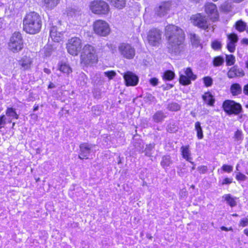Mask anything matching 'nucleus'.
<instances>
[{
    "instance_id": "1",
    "label": "nucleus",
    "mask_w": 248,
    "mask_h": 248,
    "mask_svg": "<svg viewBox=\"0 0 248 248\" xmlns=\"http://www.w3.org/2000/svg\"><path fill=\"white\" fill-rule=\"evenodd\" d=\"M165 35L168 41L167 48L170 53L177 54L183 49L185 33L180 28L169 25L165 28Z\"/></svg>"
},
{
    "instance_id": "2",
    "label": "nucleus",
    "mask_w": 248,
    "mask_h": 248,
    "mask_svg": "<svg viewBox=\"0 0 248 248\" xmlns=\"http://www.w3.org/2000/svg\"><path fill=\"white\" fill-rule=\"evenodd\" d=\"M23 30L27 33L34 34L38 33L42 27L40 16L36 12L27 14L23 20Z\"/></svg>"
},
{
    "instance_id": "3",
    "label": "nucleus",
    "mask_w": 248,
    "mask_h": 248,
    "mask_svg": "<svg viewBox=\"0 0 248 248\" xmlns=\"http://www.w3.org/2000/svg\"><path fill=\"white\" fill-rule=\"evenodd\" d=\"M81 63L85 65H90L96 63L98 56L96 49L92 45L87 44L82 49L80 55Z\"/></svg>"
},
{
    "instance_id": "4",
    "label": "nucleus",
    "mask_w": 248,
    "mask_h": 248,
    "mask_svg": "<svg viewBox=\"0 0 248 248\" xmlns=\"http://www.w3.org/2000/svg\"><path fill=\"white\" fill-rule=\"evenodd\" d=\"M24 47L23 40L21 34L16 31L11 36L8 43L10 50L14 53H17L21 51Z\"/></svg>"
},
{
    "instance_id": "5",
    "label": "nucleus",
    "mask_w": 248,
    "mask_h": 248,
    "mask_svg": "<svg viewBox=\"0 0 248 248\" xmlns=\"http://www.w3.org/2000/svg\"><path fill=\"white\" fill-rule=\"evenodd\" d=\"M90 8L95 14L107 15L109 11V6L104 0H94L91 2Z\"/></svg>"
},
{
    "instance_id": "6",
    "label": "nucleus",
    "mask_w": 248,
    "mask_h": 248,
    "mask_svg": "<svg viewBox=\"0 0 248 248\" xmlns=\"http://www.w3.org/2000/svg\"><path fill=\"white\" fill-rule=\"evenodd\" d=\"M82 46L81 40L78 37H72L66 44L67 52L73 56H77L81 51Z\"/></svg>"
},
{
    "instance_id": "7",
    "label": "nucleus",
    "mask_w": 248,
    "mask_h": 248,
    "mask_svg": "<svg viewBox=\"0 0 248 248\" xmlns=\"http://www.w3.org/2000/svg\"><path fill=\"white\" fill-rule=\"evenodd\" d=\"M93 29L96 34L102 36H106L110 32L109 24L103 20H96L93 24Z\"/></svg>"
},
{
    "instance_id": "8",
    "label": "nucleus",
    "mask_w": 248,
    "mask_h": 248,
    "mask_svg": "<svg viewBox=\"0 0 248 248\" xmlns=\"http://www.w3.org/2000/svg\"><path fill=\"white\" fill-rule=\"evenodd\" d=\"M191 23L195 26L205 31H208L209 28V23L205 16L198 13L192 15L190 17Z\"/></svg>"
},
{
    "instance_id": "9",
    "label": "nucleus",
    "mask_w": 248,
    "mask_h": 248,
    "mask_svg": "<svg viewBox=\"0 0 248 248\" xmlns=\"http://www.w3.org/2000/svg\"><path fill=\"white\" fill-rule=\"evenodd\" d=\"M224 110L228 114H238L242 110L241 106L233 101L226 100L223 104Z\"/></svg>"
},
{
    "instance_id": "10",
    "label": "nucleus",
    "mask_w": 248,
    "mask_h": 248,
    "mask_svg": "<svg viewBox=\"0 0 248 248\" xmlns=\"http://www.w3.org/2000/svg\"><path fill=\"white\" fill-rule=\"evenodd\" d=\"M118 49L121 55L127 59L133 58L135 55L134 48L127 43H121L118 46Z\"/></svg>"
},
{
    "instance_id": "11",
    "label": "nucleus",
    "mask_w": 248,
    "mask_h": 248,
    "mask_svg": "<svg viewBox=\"0 0 248 248\" xmlns=\"http://www.w3.org/2000/svg\"><path fill=\"white\" fill-rule=\"evenodd\" d=\"M162 32L157 29L150 30L148 34L147 40L149 43L153 46H158L161 41Z\"/></svg>"
},
{
    "instance_id": "12",
    "label": "nucleus",
    "mask_w": 248,
    "mask_h": 248,
    "mask_svg": "<svg viewBox=\"0 0 248 248\" xmlns=\"http://www.w3.org/2000/svg\"><path fill=\"white\" fill-rule=\"evenodd\" d=\"M205 11L213 21H215L218 18V11L215 4L207 3L205 5Z\"/></svg>"
},
{
    "instance_id": "13",
    "label": "nucleus",
    "mask_w": 248,
    "mask_h": 248,
    "mask_svg": "<svg viewBox=\"0 0 248 248\" xmlns=\"http://www.w3.org/2000/svg\"><path fill=\"white\" fill-rule=\"evenodd\" d=\"M123 77L127 86H135L139 82L138 77L132 72H126L124 74Z\"/></svg>"
},
{
    "instance_id": "14",
    "label": "nucleus",
    "mask_w": 248,
    "mask_h": 248,
    "mask_svg": "<svg viewBox=\"0 0 248 248\" xmlns=\"http://www.w3.org/2000/svg\"><path fill=\"white\" fill-rule=\"evenodd\" d=\"M171 5V3L170 1L162 2L160 5L156 8L155 14L160 17L165 16L170 9Z\"/></svg>"
},
{
    "instance_id": "15",
    "label": "nucleus",
    "mask_w": 248,
    "mask_h": 248,
    "mask_svg": "<svg viewBox=\"0 0 248 248\" xmlns=\"http://www.w3.org/2000/svg\"><path fill=\"white\" fill-rule=\"evenodd\" d=\"M94 146L90 145L86 143H83L80 144V153L78 157L81 159H87L90 154L91 150Z\"/></svg>"
},
{
    "instance_id": "16",
    "label": "nucleus",
    "mask_w": 248,
    "mask_h": 248,
    "mask_svg": "<svg viewBox=\"0 0 248 248\" xmlns=\"http://www.w3.org/2000/svg\"><path fill=\"white\" fill-rule=\"evenodd\" d=\"M63 34L58 31L57 27L52 26L50 30V36L54 42H59L62 40Z\"/></svg>"
},
{
    "instance_id": "17",
    "label": "nucleus",
    "mask_w": 248,
    "mask_h": 248,
    "mask_svg": "<svg viewBox=\"0 0 248 248\" xmlns=\"http://www.w3.org/2000/svg\"><path fill=\"white\" fill-rule=\"evenodd\" d=\"M244 75V73L243 71L236 66L232 67L227 73V76L230 78H232L235 77H242Z\"/></svg>"
},
{
    "instance_id": "18",
    "label": "nucleus",
    "mask_w": 248,
    "mask_h": 248,
    "mask_svg": "<svg viewBox=\"0 0 248 248\" xmlns=\"http://www.w3.org/2000/svg\"><path fill=\"white\" fill-rule=\"evenodd\" d=\"M19 63L23 70H28L31 67L32 60L30 57L25 56L21 59Z\"/></svg>"
},
{
    "instance_id": "19",
    "label": "nucleus",
    "mask_w": 248,
    "mask_h": 248,
    "mask_svg": "<svg viewBox=\"0 0 248 248\" xmlns=\"http://www.w3.org/2000/svg\"><path fill=\"white\" fill-rule=\"evenodd\" d=\"M180 150L183 157L192 164H193V162L191 161L192 158L190 156L191 153L189 149V145L182 146Z\"/></svg>"
},
{
    "instance_id": "20",
    "label": "nucleus",
    "mask_w": 248,
    "mask_h": 248,
    "mask_svg": "<svg viewBox=\"0 0 248 248\" xmlns=\"http://www.w3.org/2000/svg\"><path fill=\"white\" fill-rule=\"evenodd\" d=\"M5 113L6 116L9 118L8 120V122L9 123L12 122L11 118L18 119V115L16 113L15 109L13 108H8Z\"/></svg>"
},
{
    "instance_id": "21",
    "label": "nucleus",
    "mask_w": 248,
    "mask_h": 248,
    "mask_svg": "<svg viewBox=\"0 0 248 248\" xmlns=\"http://www.w3.org/2000/svg\"><path fill=\"white\" fill-rule=\"evenodd\" d=\"M222 199H224V201H226L227 203L231 207L235 206L237 204L236 202L235 201L236 198L232 197L230 194L224 195L222 196Z\"/></svg>"
},
{
    "instance_id": "22",
    "label": "nucleus",
    "mask_w": 248,
    "mask_h": 248,
    "mask_svg": "<svg viewBox=\"0 0 248 248\" xmlns=\"http://www.w3.org/2000/svg\"><path fill=\"white\" fill-rule=\"evenodd\" d=\"M204 101L208 105L213 106L215 103L213 96L210 92H206L202 96Z\"/></svg>"
},
{
    "instance_id": "23",
    "label": "nucleus",
    "mask_w": 248,
    "mask_h": 248,
    "mask_svg": "<svg viewBox=\"0 0 248 248\" xmlns=\"http://www.w3.org/2000/svg\"><path fill=\"white\" fill-rule=\"evenodd\" d=\"M67 14L68 16H74L78 17L81 16L82 12L78 8H68L66 11Z\"/></svg>"
},
{
    "instance_id": "24",
    "label": "nucleus",
    "mask_w": 248,
    "mask_h": 248,
    "mask_svg": "<svg viewBox=\"0 0 248 248\" xmlns=\"http://www.w3.org/2000/svg\"><path fill=\"white\" fill-rule=\"evenodd\" d=\"M110 4L115 8L121 9L125 7L126 4L125 0H108Z\"/></svg>"
},
{
    "instance_id": "25",
    "label": "nucleus",
    "mask_w": 248,
    "mask_h": 248,
    "mask_svg": "<svg viewBox=\"0 0 248 248\" xmlns=\"http://www.w3.org/2000/svg\"><path fill=\"white\" fill-rule=\"evenodd\" d=\"M59 1L60 0H43L44 6L48 9H52L56 7Z\"/></svg>"
},
{
    "instance_id": "26",
    "label": "nucleus",
    "mask_w": 248,
    "mask_h": 248,
    "mask_svg": "<svg viewBox=\"0 0 248 248\" xmlns=\"http://www.w3.org/2000/svg\"><path fill=\"white\" fill-rule=\"evenodd\" d=\"M166 117V115L161 111H157L153 116V119L155 123H160Z\"/></svg>"
},
{
    "instance_id": "27",
    "label": "nucleus",
    "mask_w": 248,
    "mask_h": 248,
    "mask_svg": "<svg viewBox=\"0 0 248 248\" xmlns=\"http://www.w3.org/2000/svg\"><path fill=\"white\" fill-rule=\"evenodd\" d=\"M172 164V161L170 155H164L162 157L160 164L163 168H167Z\"/></svg>"
},
{
    "instance_id": "28",
    "label": "nucleus",
    "mask_w": 248,
    "mask_h": 248,
    "mask_svg": "<svg viewBox=\"0 0 248 248\" xmlns=\"http://www.w3.org/2000/svg\"><path fill=\"white\" fill-rule=\"evenodd\" d=\"M190 41L193 46L198 47L200 45V39L198 35L194 32H190L189 34Z\"/></svg>"
},
{
    "instance_id": "29",
    "label": "nucleus",
    "mask_w": 248,
    "mask_h": 248,
    "mask_svg": "<svg viewBox=\"0 0 248 248\" xmlns=\"http://www.w3.org/2000/svg\"><path fill=\"white\" fill-rule=\"evenodd\" d=\"M230 91L233 95H237L242 93V88L238 83H234L231 85Z\"/></svg>"
},
{
    "instance_id": "30",
    "label": "nucleus",
    "mask_w": 248,
    "mask_h": 248,
    "mask_svg": "<svg viewBox=\"0 0 248 248\" xmlns=\"http://www.w3.org/2000/svg\"><path fill=\"white\" fill-rule=\"evenodd\" d=\"M247 24L242 20L237 21L235 24V29L239 32H243L246 30Z\"/></svg>"
},
{
    "instance_id": "31",
    "label": "nucleus",
    "mask_w": 248,
    "mask_h": 248,
    "mask_svg": "<svg viewBox=\"0 0 248 248\" xmlns=\"http://www.w3.org/2000/svg\"><path fill=\"white\" fill-rule=\"evenodd\" d=\"M59 69L62 73L67 75L72 72V69L69 65L65 63L61 64L59 67Z\"/></svg>"
},
{
    "instance_id": "32",
    "label": "nucleus",
    "mask_w": 248,
    "mask_h": 248,
    "mask_svg": "<svg viewBox=\"0 0 248 248\" xmlns=\"http://www.w3.org/2000/svg\"><path fill=\"white\" fill-rule=\"evenodd\" d=\"M195 130L197 132V135L198 139H202L203 138V133L201 124L199 122H197L195 124Z\"/></svg>"
},
{
    "instance_id": "33",
    "label": "nucleus",
    "mask_w": 248,
    "mask_h": 248,
    "mask_svg": "<svg viewBox=\"0 0 248 248\" xmlns=\"http://www.w3.org/2000/svg\"><path fill=\"white\" fill-rule=\"evenodd\" d=\"M167 108L170 111H176L180 109L181 106L176 102H172L168 104Z\"/></svg>"
},
{
    "instance_id": "34",
    "label": "nucleus",
    "mask_w": 248,
    "mask_h": 248,
    "mask_svg": "<svg viewBox=\"0 0 248 248\" xmlns=\"http://www.w3.org/2000/svg\"><path fill=\"white\" fill-rule=\"evenodd\" d=\"M179 82L183 85H187L191 84V79L185 75H181L180 76Z\"/></svg>"
},
{
    "instance_id": "35",
    "label": "nucleus",
    "mask_w": 248,
    "mask_h": 248,
    "mask_svg": "<svg viewBox=\"0 0 248 248\" xmlns=\"http://www.w3.org/2000/svg\"><path fill=\"white\" fill-rule=\"evenodd\" d=\"M184 73L185 75L191 80H194L197 78L196 75L193 73L191 69L189 67L186 68L185 70Z\"/></svg>"
},
{
    "instance_id": "36",
    "label": "nucleus",
    "mask_w": 248,
    "mask_h": 248,
    "mask_svg": "<svg viewBox=\"0 0 248 248\" xmlns=\"http://www.w3.org/2000/svg\"><path fill=\"white\" fill-rule=\"evenodd\" d=\"M174 76L175 74L173 72L168 70L164 73L163 78L167 80H171L174 78Z\"/></svg>"
},
{
    "instance_id": "37",
    "label": "nucleus",
    "mask_w": 248,
    "mask_h": 248,
    "mask_svg": "<svg viewBox=\"0 0 248 248\" xmlns=\"http://www.w3.org/2000/svg\"><path fill=\"white\" fill-rule=\"evenodd\" d=\"M224 62V59L222 57L217 56L214 58L213 63L214 66H219L221 65Z\"/></svg>"
},
{
    "instance_id": "38",
    "label": "nucleus",
    "mask_w": 248,
    "mask_h": 248,
    "mask_svg": "<svg viewBox=\"0 0 248 248\" xmlns=\"http://www.w3.org/2000/svg\"><path fill=\"white\" fill-rule=\"evenodd\" d=\"M178 127L173 122L170 123L167 126V130L169 132L173 133L177 131Z\"/></svg>"
},
{
    "instance_id": "39",
    "label": "nucleus",
    "mask_w": 248,
    "mask_h": 248,
    "mask_svg": "<svg viewBox=\"0 0 248 248\" xmlns=\"http://www.w3.org/2000/svg\"><path fill=\"white\" fill-rule=\"evenodd\" d=\"M228 38V42H231L232 43H236L238 41V38L237 35L235 33L228 34L227 35Z\"/></svg>"
},
{
    "instance_id": "40",
    "label": "nucleus",
    "mask_w": 248,
    "mask_h": 248,
    "mask_svg": "<svg viewBox=\"0 0 248 248\" xmlns=\"http://www.w3.org/2000/svg\"><path fill=\"white\" fill-rule=\"evenodd\" d=\"M155 145L154 144H149L146 145L145 149V155L148 156H151L152 155L151 151L154 148Z\"/></svg>"
},
{
    "instance_id": "41",
    "label": "nucleus",
    "mask_w": 248,
    "mask_h": 248,
    "mask_svg": "<svg viewBox=\"0 0 248 248\" xmlns=\"http://www.w3.org/2000/svg\"><path fill=\"white\" fill-rule=\"evenodd\" d=\"M43 51L44 52L45 57H48L51 55L52 51V48L51 46L47 45L44 47L43 49Z\"/></svg>"
},
{
    "instance_id": "42",
    "label": "nucleus",
    "mask_w": 248,
    "mask_h": 248,
    "mask_svg": "<svg viewBox=\"0 0 248 248\" xmlns=\"http://www.w3.org/2000/svg\"><path fill=\"white\" fill-rule=\"evenodd\" d=\"M235 61V57L233 55H226V63L227 65H233Z\"/></svg>"
},
{
    "instance_id": "43",
    "label": "nucleus",
    "mask_w": 248,
    "mask_h": 248,
    "mask_svg": "<svg viewBox=\"0 0 248 248\" xmlns=\"http://www.w3.org/2000/svg\"><path fill=\"white\" fill-rule=\"evenodd\" d=\"M211 46L214 50H219L221 48L222 44L220 42L215 40L212 42Z\"/></svg>"
},
{
    "instance_id": "44",
    "label": "nucleus",
    "mask_w": 248,
    "mask_h": 248,
    "mask_svg": "<svg viewBox=\"0 0 248 248\" xmlns=\"http://www.w3.org/2000/svg\"><path fill=\"white\" fill-rule=\"evenodd\" d=\"M203 81L204 84V85L206 87H210L212 86L213 84V79L210 77H205L203 78Z\"/></svg>"
},
{
    "instance_id": "45",
    "label": "nucleus",
    "mask_w": 248,
    "mask_h": 248,
    "mask_svg": "<svg viewBox=\"0 0 248 248\" xmlns=\"http://www.w3.org/2000/svg\"><path fill=\"white\" fill-rule=\"evenodd\" d=\"M227 48L230 52H233L235 49V43L228 42Z\"/></svg>"
},
{
    "instance_id": "46",
    "label": "nucleus",
    "mask_w": 248,
    "mask_h": 248,
    "mask_svg": "<svg viewBox=\"0 0 248 248\" xmlns=\"http://www.w3.org/2000/svg\"><path fill=\"white\" fill-rule=\"evenodd\" d=\"M104 75L109 79H111L115 76L116 73L113 71H107L104 72Z\"/></svg>"
},
{
    "instance_id": "47",
    "label": "nucleus",
    "mask_w": 248,
    "mask_h": 248,
    "mask_svg": "<svg viewBox=\"0 0 248 248\" xmlns=\"http://www.w3.org/2000/svg\"><path fill=\"white\" fill-rule=\"evenodd\" d=\"M222 169L224 171L231 172L232 171L233 167L232 166L224 164L222 166Z\"/></svg>"
},
{
    "instance_id": "48",
    "label": "nucleus",
    "mask_w": 248,
    "mask_h": 248,
    "mask_svg": "<svg viewBox=\"0 0 248 248\" xmlns=\"http://www.w3.org/2000/svg\"><path fill=\"white\" fill-rule=\"evenodd\" d=\"M6 124V117L4 115H2L0 117V129L4 127Z\"/></svg>"
},
{
    "instance_id": "49",
    "label": "nucleus",
    "mask_w": 248,
    "mask_h": 248,
    "mask_svg": "<svg viewBox=\"0 0 248 248\" xmlns=\"http://www.w3.org/2000/svg\"><path fill=\"white\" fill-rule=\"evenodd\" d=\"M149 82L152 85L155 86L158 84V80L155 78H153L149 80Z\"/></svg>"
},
{
    "instance_id": "50",
    "label": "nucleus",
    "mask_w": 248,
    "mask_h": 248,
    "mask_svg": "<svg viewBox=\"0 0 248 248\" xmlns=\"http://www.w3.org/2000/svg\"><path fill=\"white\" fill-rule=\"evenodd\" d=\"M242 132L239 130H237L234 135V137L236 140H239L242 139Z\"/></svg>"
},
{
    "instance_id": "51",
    "label": "nucleus",
    "mask_w": 248,
    "mask_h": 248,
    "mask_svg": "<svg viewBox=\"0 0 248 248\" xmlns=\"http://www.w3.org/2000/svg\"><path fill=\"white\" fill-rule=\"evenodd\" d=\"M198 170L200 173H205L207 170V168L206 166H202L198 168Z\"/></svg>"
},
{
    "instance_id": "52",
    "label": "nucleus",
    "mask_w": 248,
    "mask_h": 248,
    "mask_svg": "<svg viewBox=\"0 0 248 248\" xmlns=\"http://www.w3.org/2000/svg\"><path fill=\"white\" fill-rule=\"evenodd\" d=\"M236 178L238 180H245L246 177L243 174L239 172L236 174Z\"/></svg>"
},
{
    "instance_id": "53",
    "label": "nucleus",
    "mask_w": 248,
    "mask_h": 248,
    "mask_svg": "<svg viewBox=\"0 0 248 248\" xmlns=\"http://www.w3.org/2000/svg\"><path fill=\"white\" fill-rule=\"evenodd\" d=\"M240 225L243 227L247 226L248 225V219L245 218L242 219L240 222Z\"/></svg>"
},
{
    "instance_id": "54",
    "label": "nucleus",
    "mask_w": 248,
    "mask_h": 248,
    "mask_svg": "<svg viewBox=\"0 0 248 248\" xmlns=\"http://www.w3.org/2000/svg\"><path fill=\"white\" fill-rule=\"evenodd\" d=\"M232 182V179H230L229 178H226L223 180L221 184L222 185H227V184H231Z\"/></svg>"
},
{
    "instance_id": "55",
    "label": "nucleus",
    "mask_w": 248,
    "mask_h": 248,
    "mask_svg": "<svg viewBox=\"0 0 248 248\" xmlns=\"http://www.w3.org/2000/svg\"><path fill=\"white\" fill-rule=\"evenodd\" d=\"M243 92L245 94L248 95V84L244 87Z\"/></svg>"
},
{
    "instance_id": "56",
    "label": "nucleus",
    "mask_w": 248,
    "mask_h": 248,
    "mask_svg": "<svg viewBox=\"0 0 248 248\" xmlns=\"http://www.w3.org/2000/svg\"><path fill=\"white\" fill-rule=\"evenodd\" d=\"M241 43L243 44L248 45V39L243 38L241 40Z\"/></svg>"
},
{
    "instance_id": "57",
    "label": "nucleus",
    "mask_w": 248,
    "mask_h": 248,
    "mask_svg": "<svg viewBox=\"0 0 248 248\" xmlns=\"http://www.w3.org/2000/svg\"><path fill=\"white\" fill-rule=\"evenodd\" d=\"M220 229H221V230L225 231H228L232 230V228H230L229 229H228L227 228H226V227H225L224 226H222L220 228Z\"/></svg>"
},
{
    "instance_id": "58",
    "label": "nucleus",
    "mask_w": 248,
    "mask_h": 248,
    "mask_svg": "<svg viewBox=\"0 0 248 248\" xmlns=\"http://www.w3.org/2000/svg\"><path fill=\"white\" fill-rule=\"evenodd\" d=\"M147 98H149V100L151 101H153L155 99V97L153 96L151 94H149Z\"/></svg>"
},
{
    "instance_id": "59",
    "label": "nucleus",
    "mask_w": 248,
    "mask_h": 248,
    "mask_svg": "<svg viewBox=\"0 0 248 248\" xmlns=\"http://www.w3.org/2000/svg\"><path fill=\"white\" fill-rule=\"evenodd\" d=\"M44 71L45 73H46L47 74H49L51 73L50 70L49 69L46 68H45L44 69Z\"/></svg>"
},
{
    "instance_id": "60",
    "label": "nucleus",
    "mask_w": 248,
    "mask_h": 248,
    "mask_svg": "<svg viewBox=\"0 0 248 248\" xmlns=\"http://www.w3.org/2000/svg\"><path fill=\"white\" fill-rule=\"evenodd\" d=\"M231 0L233 2L239 3L242 2L244 0Z\"/></svg>"
},
{
    "instance_id": "61",
    "label": "nucleus",
    "mask_w": 248,
    "mask_h": 248,
    "mask_svg": "<svg viewBox=\"0 0 248 248\" xmlns=\"http://www.w3.org/2000/svg\"><path fill=\"white\" fill-rule=\"evenodd\" d=\"M55 87V85L54 84L51 83L49 85H48V88H49V89H51V88H53Z\"/></svg>"
},
{
    "instance_id": "62",
    "label": "nucleus",
    "mask_w": 248,
    "mask_h": 248,
    "mask_svg": "<svg viewBox=\"0 0 248 248\" xmlns=\"http://www.w3.org/2000/svg\"><path fill=\"white\" fill-rule=\"evenodd\" d=\"M3 22V19L0 18V29H1L2 27Z\"/></svg>"
},
{
    "instance_id": "63",
    "label": "nucleus",
    "mask_w": 248,
    "mask_h": 248,
    "mask_svg": "<svg viewBox=\"0 0 248 248\" xmlns=\"http://www.w3.org/2000/svg\"><path fill=\"white\" fill-rule=\"evenodd\" d=\"M244 233L247 235L248 236V228L244 230Z\"/></svg>"
},
{
    "instance_id": "64",
    "label": "nucleus",
    "mask_w": 248,
    "mask_h": 248,
    "mask_svg": "<svg viewBox=\"0 0 248 248\" xmlns=\"http://www.w3.org/2000/svg\"><path fill=\"white\" fill-rule=\"evenodd\" d=\"M38 108H39L38 106H36L34 107L33 110L34 111H36V110H37L38 109Z\"/></svg>"
}]
</instances>
